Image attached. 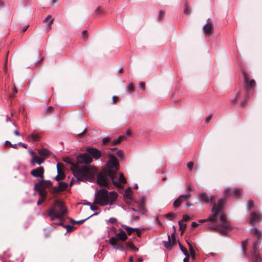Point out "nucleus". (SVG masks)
Instances as JSON below:
<instances>
[{
	"label": "nucleus",
	"instance_id": "30",
	"mask_svg": "<svg viewBox=\"0 0 262 262\" xmlns=\"http://www.w3.org/2000/svg\"><path fill=\"white\" fill-rule=\"evenodd\" d=\"M254 206L255 202L253 200L250 199L247 201L246 204V208L248 211H250L251 210L253 209Z\"/></svg>",
	"mask_w": 262,
	"mask_h": 262
},
{
	"label": "nucleus",
	"instance_id": "29",
	"mask_svg": "<svg viewBox=\"0 0 262 262\" xmlns=\"http://www.w3.org/2000/svg\"><path fill=\"white\" fill-rule=\"evenodd\" d=\"M125 138V136L124 135L120 136L117 139L113 140L111 142L110 145L111 146H115L117 144L120 143Z\"/></svg>",
	"mask_w": 262,
	"mask_h": 262
},
{
	"label": "nucleus",
	"instance_id": "48",
	"mask_svg": "<svg viewBox=\"0 0 262 262\" xmlns=\"http://www.w3.org/2000/svg\"><path fill=\"white\" fill-rule=\"evenodd\" d=\"M87 132V129L85 128L84 129V130L82 132H77L76 133V135H77L79 136H81L82 135H83L85 134Z\"/></svg>",
	"mask_w": 262,
	"mask_h": 262
},
{
	"label": "nucleus",
	"instance_id": "8",
	"mask_svg": "<svg viewBox=\"0 0 262 262\" xmlns=\"http://www.w3.org/2000/svg\"><path fill=\"white\" fill-rule=\"evenodd\" d=\"M119 233L116 236H112L108 241L109 244L113 249L119 250V251H124V247L119 241L124 242L127 239V236L126 233L121 229L119 228Z\"/></svg>",
	"mask_w": 262,
	"mask_h": 262
},
{
	"label": "nucleus",
	"instance_id": "6",
	"mask_svg": "<svg viewBox=\"0 0 262 262\" xmlns=\"http://www.w3.org/2000/svg\"><path fill=\"white\" fill-rule=\"evenodd\" d=\"M68 212L64 203L59 200L55 201L54 204L50 207L48 215L50 217L52 221L55 219H61L62 216Z\"/></svg>",
	"mask_w": 262,
	"mask_h": 262
},
{
	"label": "nucleus",
	"instance_id": "39",
	"mask_svg": "<svg viewBox=\"0 0 262 262\" xmlns=\"http://www.w3.org/2000/svg\"><path fill=\"white\" fill-rule=\"evenodd\" d=\"M87 220H88V218H86L85 219H83V220H79V221H75L72 219L71 220V222H72L74 224H81L84 223Z\"/></svg>",
	"mask_w": 262,
	"mask_h": 262
},
{
	"label": "nucleus",
	"instance_id": "28",
	"mask_svg": "<svg viewBox=\"0 0 262 262\" xmlns=\"http://www.w3.org/2000/svg\"><path fill=\"white\" fill-rule=\"evenodd\" d=\"M163 246L167 249L171 250L172 248L171 241L170 236L169 235H168V241H163L162 242Z\"/></svg>",
	"mask_w": 262,
	"mask_h": 262
},
{
	"label": "nucleus",
	"instance_id": "47",
	"mask_svg": "<svg viewBox=\"0 0 262 262\" xmlns=\"http://www.w3.org/2000/svg\"><path fill=\"white\" fill-rule=\"evenodd\" d=\"M189 216L187 214H185V215H183L182 220L181 221H182V222H187L189 220Z\"/></svg>",
	"mask_w": 262,
	"mask_h": 262
},
{
	"label": "nucleus",
	"instance_id": "24",
	"mask_svg": "<svg viewBox=\"0 0 262 262\" xmlns=\"http://www.w3.org/2000/svg\"><path fill=\"white\" fill-rule=\"evenodd\" d=\"M66 177L65 173L63 171H57V175L53 179L58 182L63 180Z\"/></svg>",
	"mask_w": 262,
	"mask_h": 262
},
{
	"label": "nucleus",
	"instance_id": "40",
	"mask_svg": "<svg viewBox=\"0 0 262 262\" xmlns=\"http://www.w3.org/2000/svg\"><path fill=\"white\" fill-rule=\"evenodd\" d=\"M63 227L67 229V232L71 231L74 228L73 226L70 225H64Z\"/></svg>",
	"mask_w": 262,
	"mask_h": 262
},
{
	"label": "nucleus",
	"instance_id": "37",
	"mask_svg": "<svg viewBox=\"0 0 262 262\" xmlns=\"http://www.w3.org/2000/svg\"><path fill=\"white\" fill-rule=\"evenodd\" d=\"M182 223V221H179V225L180 230H181L182 231L181 234L183 233V231L186 228V224H183Z\"/></svg>",
	"mask_w": 262,
	"mask_h": 262
},
{
	"label": "nucleus",
	"instance_id": "63",
	"mask_svg": "<svg viewBox=\"0 0 262 262\" xmlns=\"http://www.w3.org/2000/svg\"><path fill=\"white\" fill-rule=\"evenodd\" d=\"M198 225H199V224L195 222H193L191 223V226L193 228H196Z\"/></svg>",
	"mask_w": 262,
	"mask_h": 262
},
{
	"label": "nucleus",
	"instance_id": "43",
	"mask_svg": "<svg viewBox=\"0 0 262 262\" xmlns=\"http://www.w3.org/2000/svg\"><path fill=\"white\" fill-rule=\"evenodd\" d=\"M241 95V92H238L236 96L235 97V98H234L232 100H231V102L232 103L235 104V103H236L237 102V100L238 98V97L239 96V95Z\"/></svg>",
	"mask_w": 262,
	"mask_h": 262
},
{
	"label": "nucleus",
	"instance_id": "34",
	"mask_svg": "<svg viewBox=\"0 0 262 262\" xmlns=\"http://www.w3.org/2000/svg\"><path fill=\"white\" fill-rule=\"evenodd\" d=\"M81 37L84 41H86L89 38V33L87 30H83L81 33Z\"/></svg>",
	"mask_w": 262,
	"mask_h": 262
},
{
	"label": "nucleus",
	"instance_id": "22",
	"mask_svg": "<svg viewBox=\"0 0 262 262\" xmlns=\"http://www.w3.org/2000/svg\"><path fill=\"white\" fill-rule=\"evenodd\" d=\"M44 161H45V159L40 158L37 156H34L32 158V159L31 161V164L32 166H34L35 163H37L38 165H40L42 163H43Z\"/></svg>",
	"mask_w": 262,
	"mask_h": 262
},
{
	"label": "nucleus",
	"instance_id": "56",
	"mask_svg": "<svg viewBox=\"0 0 262 262\" xmlns=\"http://www.w3.org/2000/svg\"><path fill=\"white\" fill-rule=\"evenodd\" d=\"M90 209L93 211H95L98 210V208L97 206L91 205Z\"/></svg>",
	"mask_w": 262,
	"mask_h": 262
},
{
	"label": "nucleus",
	"instance_id": "41",
	"mask_svg": "<svg viewBox=\"0 0 262 262\" xmlns=\"http://www.w3.org/2000/svg\"><path fill=\"white\" fill-rule=\"evenodd\" d=\"M184 13L185 14H188V15H189L190 14V10L189 9L188 5L186 3L185 4V9L184 10Z\"/></svg>",
	"mask_w": 262,
	"mask_h": 262
},
{
	"label": "nucleus",
	"instance_id": "58",
	"mask_svg": "<svg viewBox=\"0 0 262 262\" xmlns=\"http://www.w3.org/2000/svg\"><path fill=\"white\" fill-rule=\"evenodd\" d=\"M45 200L39 198V200L37 202V205H40Z\"/></svg>",
	"mask_w": 262,
	"mask_h": 262
},
{
	"label": "nucleus",
	"instance_id": "60",
	"mask_svg": "<svg viewBox=\"0 0 262 262\" xmlns=\"http://www.w3.org/2000/svg\"><path fill=\"white\" fill-rule=\"evenodd\" d=\"M53 110H54V107L53 106H48L46 108V111L47 112H52L53 111Z\"/></svg>",
	"mask_w": 262,
	"mask_h": 262
},
{
	"label": "nucleus",
	"instance_id": "64",
	"mask_svg": "<svg viewBox=\"0 0 262 262\" xmlns=\"http://www.w3.org/2000/svg\"><path fill=\"white\" fill-rule=\"evenodd\" d=\"M118 97L117 96H113L112 98V100L113 103H116L117 102Z\"/></svg>",
	"mask_w": 262,
	"mask_h": 262
},
{
	"label": "nucleus",
	"instance_id": "10",
	"mask_svg": "<svg viewBox=\"0 0 262 262\" xmlns=\"http://www.w3.org/2000/svg\"><path fill=\"white\" fill-rule=\"evenodd\" d=\"M220 220L221 221V226L223 229L220 228L217 226H209L208 227L216 231L222 235L227 236V229H230L231 227L227 221L226 215L224 213H221L220 216Z\"/></svg>",
	"mask_w": 262,
	"mask_h": 262
},
{
	"label": "nucleus",
	"instance_id": "33",
	"mask_svg": "<svg viewBox=\"0 0 262 262\" xmlns=\"http://www.w3.org/2000/svg\"><path fill=\"white\" fill-rule=\"evenodd\" d=\"M126 246L130 248L134 252H138L139 250V249L137 247H136L134 244L130 242H127Z\"/></svg>",
	"mask_w": 262,
	"mask_h": 262
},
{
	"label": "nucleus",
	"instance_id": "44",
	"mask_svg": "<svg viewBox=\"0 0 262 262\" xmlns=\"http://www.w3.org/2000/svg\"><path fill=\"white\" fill-rule=\"evenodd\" d=\"M193 165H194V164H193V162H189L187 164V168L189 169V170L191 171L193 169Z\"/></svg>",
	"mask_w": 262,
	"mask_h": 262
},
{
	"label": "nucleus",
	"instance_id": "25",
	"mask_svg": "<svg viewBox=\"0 0 262 262\" xmlns=\"http://www.w3.org/2000/svg\"><path fill=\"white\" fill-rule=\"evenodd\" d=\"M111 150H114V151H115L116 150V152L114 154H112L113 155H114L116 157H117L119 159H121L124 156V155H123V153L122 152V151L121 150V149H118L116 147H114V148H110Z\"/></svg>",
	"mask_w": 262,
	"mask_h": 262
},
{
	"label": "nucleus",
	"instance_id": "32",
	"mask_svg": "<svg viewBox=\"0 0 262 262\" xmlns=\"http://www.w3.org/2000/svg\"><path fill=\"white\" fill-rule=\"evenodd\" d=\"M124 196H126L128 200H132L133 195L131 193V188L128 187L125 191V193L123 194Z\"/></svg>",
	"mask_w": 262,
	"mask_h": 262
},
{
	"label": "nucleus",
	"instance_id": "26",
	"mask_svg": "<svg viewBox=\"0 0 262 262\" xmlns=\"http://www.w3.org/2000/svg\"><path fill=\"white\" fill-rule=\"evenodd\" d=\"M34 190L38 193L39 198L46 200L48 194V192L46 190H42V189L39 188H38V189Z\"/></svg>",
	"mask_w": 262,
	"mask_h": 262
},
{
	"label": "nucleus",
	"instance_id": "2",
	"mask_svg": "<svg viewBox=\"0 0 262 262\" xmlns=\"http://www.w3.org/2000/svg\"><path fill=\"white\" fill-rule=\"evenodd\" d=\"M117 193L115 191H112L108 194V191L102 188L97 190L95 192L94 203L103 206L107 204L113 205L117 199Z\"/></svg>",
	"mask_w": 262,
	"mask_h": 262
},
{
	"label": "nucleus",
	"instance_id": "31",
	"mask_svg": "<svg viewBox=\"0 0 262 262\" xmlns=\"http://www.w3.org/2000/svg\"><path fill=\"white\" fill-rule=\"evenodd\" d=\"M38 152L40 155L46 157H48L51 154V152L46 148L40 149Z\"/></svg>",
	"mask_w": 262,
	"mask_h": 262
},
{
	"label": "nucleus",
	"instance_id": "14",
	"mask_svg": "<svg viewBox=\"0 0 262 262\" xmlns=\"http://www.w3.org/2000/svg\"><path fill=\"white\" fill-rule=\"evenodd\" d=\"M58 186L52 187L51 190V193L52 194H57L60 191L66 190L68 187V184L66 182H59L58 183Z\"/></svg>",
	"mask_w": 262,
	"mask_h": 262
},
{
	"label": "nucleus",
	"instance_id": "46",
	"mask_svg": "<svg viewBox=\"0 0 262 262\" xmlns=\"http://www.w3.org/2000/svg\"><path fill=\"white\" fill-rule=\"evenodd\" d=\"M63 167V164L61 163H58L57 164V171H63L62 168Z\"/></svg>",
	"mask_w": 262,
	"mask_h": 262
},
{
	"label": "nucleus",
	"instance_id": "35",
	"mask_svg": "<svg viewBox=\"0 0 262 262\" xmlns=\"http://www.w3.org/2000/svg\"><path fill=\"white\" fill-rule=\"evenodd\" d=\"M178 242L179 243V246L180 247V250L182 251V252L184 253V255H186V254H187L189 252H188L186 248H185L179 242V241H178Z\"/></svg>",
	"mask_w": 262,
	"mask_h": 262
},
{
	"label": "nucleus",
	"instance_id": "45",
	"mask_svg": "<svg viewBox=\"0 0 262 262\" xmlns=\"http://www.w3.org/2000/svg\"><path fill=\"white\" fill-rule=\"evenodd\" d=\"M111 140V138L109 137H105L104 138H103L102 139V142L103 143V144H105L108 142H110Z\"/></svg>",
	"mask_w": 262,
	"mask_h": 262
},
{
	"label": "nucleus",
	"instance_id": "15",
	"mask_svg": "<svg viewBox=\"0 0 262 262\" xmlns=\"http://www.w3.org/2000/svg\"><path fill=\"white\" fill-rule=\"evenodd\" d=\"M107 173L105 174L99 173L97 175V183L101 186H106L109 182V180L106 177Z\"/></svg>",
	"mask_w": 262,
	"mask_h": 262
},
{
	"label": "nucleus",
	"instance_id": "19",
	"mask_svg": "<svg viewBox=\"0 0 262 262\" xmlns=\"http://www.w3.org/2000/svg\"><path fill=\"white\" fill-rule=\"evenodd\" d=\"M54 18L51 15H48L45 19L44 22L46 23L45 28L47 31L51 29V25L53 23Z\"/></svg>",
	"mask_w": 262,
	"mask_h": 262
},
{
	"label": "nucleus",
	"instance_id": "23",
	"mask_svg": "<svg viewBox=\"0 0 262 262\" xmlns=\"http://www.w3.org/2000/svg\"><path fill=\"white\" fill-rule=\"evenodd\" d=\"M118 184H113L114 185L118 187H121L123 185L125 184L126 182L125 179L124 177V176L122 173H119V181H117Z\"/></svg>",
	"mask_w": 262,
	"mask_h": 262
},
{
	"label": "nucleus",
	"instance_id": "55",
	"mask_svg": "<svg viewBox=\"0 0 262 262\" xmlns=\"http://www.w3.org/2000/svg\"><path fill=\"white\" fill-rule=\"evenodd\" d=\"M164 15V11H162V10H161V11H160L159 15V19H162V18H163V17Z\"/></svg>",
	"mask_w": 262,
	"mask_h": 262
},
{
	"label": "nucleus",
	"instance_id": "9",
	"mask_svg": "<svg viewBox=\"0 0 262 262\" xmlns=\"http://www.w3.org/2000/svg\"><path fill=\"white\" fill-rule=\"evenodd\" d=\"M227 199L228 198L225 194H223V198L219 199L217 203L213 205L211 209L212 214L208 217L207 220H210L212 222H216L217 221L219 215L220 216L221 213H224L222 212V207Z\"/></svg>",
	"mask_w": 262,
	"mask_h": 262
},
{
	"label": "nucleus",
	"instance_id": "51",
	"mask_svg": "<svg viewBox=\"0 0 262 262\" xmlns=\"http://www.w3.org/2000/svg\"><path fill=\"white\" fill-rule=\"evenodd\" d=\"M117 219L115 217H111L109 220H108V222L110 223L111 224H115L116 222H117Z\"/></svg>",
	"mask_w": 262,
	"mask_h": 262
},
{
	"label": "nucleus",
	"instance_id": "17",
	"mask_svg": "<svg viewBox=\"0 0 262 262\" xmlns=\"http://www.w3.org/2000/svg\"><path fill=\"white\" fill-rule=\"evenodd\" d=\"M44 168L42 166H40L35 169H32L30 172V174L34 177L40 178L42 179L44 178Z\"/></svg>",
	"mask_w": 262,
	"mask_h": 262
},
{
	"label": "nucleus",
	"instance_id": "57",
	"mask_svg": "<svg viewBox=\"0 0 262 262\" xmlns=\"http://www.w3.org/2000/svg\"><path fill=\"white\" fill-rule=\"evenodd\" d=\"M96 14L100 15L101 13V10L100 7H98L95 11Z\"/></svg>",
	"mask_w": 262,
	"mask_h": 262
},
{
	"label": "nucleus",
	"instance_id": "4",
	"mask_svg": "<svg viewBox=\"0 0 262 262\" xmlns=\"http://www.w3.org/2000/svg\"><path fill=\"white\" fill-rule=\"evenodd\" d=\"M102 151L93 147H88L86 152L77 156L79 162L89 164L93 162V158L98 160L102 155Z\"/></svg>",
	"mask_w": 262,
	"mask_h": 262
},
{
	"label": "nucleus",
	"instance_id": "62",
	"mask_svg": "<svg viewBox=\"0 0 262 262\" xmlns=\"http://www.w3.org/2000/svg\"><path fill=\"white\" fill-rule=\"evenodd\" d=\"M18 145H20L21 146H23L24 148H27L28 147V145L25 143H23L22 142H19L18 143Z\"/></svg>",
	"mask_w": 262,
	"mask_h": 262
},
{
	"label": "nucleus",
	"instance_id": "54",
	"mask_svg": "<svg viewBox=\"0 0 262 262\" xmlns=\"http://www.w3.org/2000/svg\"><path fill=\"white\" fill-rule=\"evenodd\" d=\"M190 253L191 258L192 259L194 260L195 259L196 255L195 251H192Z\"/></svg>",
	"mask_w": 262,
	"mask_h": 262
},
{
	"label": "nucleus",
	"instance_id": "52",
	"mask_svg": "<svg viewBox=\"0 0 262 262\" xmlns=\"http://www.w3.org/2000/svg\"><path fill=\"white\" fill-rule=\"evenodd\" d=\"M212 118V115L210 114L205 118V122L208 123Z\"/></svg>",
	"mask_w": 262,
	"mask_h": 262
},
{
	"label": "nucleus",
	"instance_id": "16",
	"mask_svg": "<svg viewBox=\"0 0 262 262\" xmlns=\"http://www.w3.org/2000/svg\"><path fill=\"white\" fill-rule=\"evenodd\" d=\"M210 18L207 20V23L203 26L204 34L207 36H210L214 30L213 25L210 22Z\"/></svg>",
	"mask_w": 262,
	"mask_h": 262
},
{
	"label": "nucleus",
	"instance_id": "13",
	"mask_svg": "<svg viewBox=\"0 0 262 262\" xmlns=\"http://www.w3.org/2000/svg\"><path fill=\"white\" fill-rule=\"evenodd\" d=\"M262 220V214L259 212H252L250 214V219L248 222L251 225H254Z\"/></svg>",
	"mask_w": 262,
	"mask_h": 262
},
{
	"label": "nucleus",
	"instance_id": "42",
	"mask_svg": "<svg viewBox=\"0 0 262 262\" xmlns=\"http://www.w3.org/2000/svg\"><path fill=\"white\" fill-rule=\"evenodd\" d=\"M165 216L167 218L172 217L174 218L176 217V214L174 213L169 212L165 215Z\"/></svg>",
	"mask_w": 262,
	"mask_h": 262
},
{
	"label": "nucleus",
	"instance_id": "36",
	"mask_svg": "<svg viewBox=\"0 0 262 262\" xmlns=\"http://www.w3.org/2000/svg\"><path fill=\"white\" fill-rule=\"evenodd\" d=\"M180 198H178L173 202V205L175 209L178 208L181 204L179 201Z\"/></svg>",
	"mask_w": 262,
	"mask_h": 262
},
{
	"label": "nucleus",
	"instance_id": "12",
	"mask_svg": "<svg viewBox=\"0 0 262 262\" xmlns=\"http://www.w3.org/2000/svg\"><path fill=\"white\" fill-rule=\"evenodd\" d=\"M53 186L52 182L50 180H46L43 179L39 180L34 185V189H42L46 190L47 188H52Z\"/></svg>",
	"mask_w": 262,
	"mask_h": 262
},
{
	"label": "nucleus",
	"instance_id": "3",
	"mask_svg": "<svg viewBox=\"0 0 262 262\" xmlns=\"http://www.w3.org/2000/svg\"><path fill=\"white\" fill-rule=\"evenodd\" d=\"M74 176L76 178V182L80 184V182H91L95 173V169L87 166L75 167L72 169Z\"/></svg>",
	"mask_w": 262,
	"mask_h": 262
},
{
	"label": "nucleus",
	"instance_id": "20",
	"mask_svg": "<svg viewBox=\"0 0 262 262\" xmlns=\"http://www.w3.org/2000/svg\"><path fill=\"white\" fill-rule=\"evenodd\" d=\"M63 161L65 162L72 165L73 166V169H75V167H77L79 164H82L81 163L79 162L78 161L77 157H76V160L75 161H74L71 158L69 157H66Z\"/></svg>",
	"mask_w": 262,
	"mask_h": 262
},
{
	"label": "nucleus",
	"instance_id": "21",
	"mask_svg": "<svg viewBox=\"0 0 262 262\" xmlns=\"http://www.w3.org/2000/svg\"><path fill=\"white\" fill-rule=\"evenodd\" d=\"M27 140L28 141H32L33 142H37L39 141V136L37 133L33 132L27 136Z\"/></svg>",
	"mask_w": 262,
	"mask_h": 262
},
{
	"label": "nucleus",
	"instance_id": "38",
	"mask_svg": "<svg viewBox=\"0 0 262 262\" xmlns=\"http://www.w3.org/2000/svg\"><path fill=\"white\" fill-rule=\"evenodd\" d=\"M126 91H128L130 94H132L134 91V86L133 83H130L127 87Z\"/></svg>",
	"mask_w": 262,
	"mask_h": 262
},
{
	"label": "nucleus",
	"instance_id": "61",
	"mask_svg": "<svg viewBox=\"0 0 262 262\" xmlns=\"http://www.w3.org/2000/svg\"><path fill=\"white\" fill-rule=\"evenodd\" d=\"M29 27V25H26L25 26H24L21 30V32H25L27 29L28 28V27Z\"/></svg>",
	"mask_w": 262,
	"mask_h": 262
},
{
	"label": "nucleus",
	"instance_id": "27",
	"mask_svg": "<svg viewBox=\"0 0 262 262\" xmlns=\"http://www.w3.org/2000/svg\"><path fill=\"white\" fill-rule=\"evenodd\" d=\"M121 226L126 230L128 235H130L134 231L138 230V228L129 227L125 225H122Z\"/></svg>",
	"mask_w": 262,
	"mask_h": 262
},
{
	"label": "nucleus",
	"instance_id": "11",
	"mask_svg": "<svg viewBox=\"0 0 262 262\" xmlns=\"http://www.w3.org/2000/svg\"><path fill=\"white\" fill-rule=\"evenodd\" d=\"M223 194H225L228 199L239 198L241 195V190L238 188L231 189L228 187L224 191Z\"/></svg>",
	"mask_w": 262,
	"mask_h": 262
},
{
	"label": "nucleus",
	"instance_id": "18",
	"mask_svg": "<svg viewBox=\"0 0 262 262\" xmlns=\"http://www.w3.org/2000/svg\"><path fill=\"white\" fill-rule=\"evenodd\" d=\"M200 199L205 203H209L214 201L215 197L212 195H208L206 192H202L199 194Z\"/></svg>",
	"mask_w": 262,
	"mask_h": 262
},
{
	"label": "nucleus",
	"instance_id": "49",
	"mask_svg": "<svg viewBox=\"0 0 262 262\" xmlns=\"http://www.w3.org/2000/svg\"><path fill=\"white\" fill-rule=\"evenodd\" d=\"M139 87L140 89H141L143 91H144L145 89V84L143 82H141L139 83Z\"/></svg>",
	"mask_w": 262,
	"mask_h": 262
},
{
	"label": "nucleus",
	"instance_id": "53",
	"mask_svg": "<svg viewBox=\"0 0 262 262\" xmlns=\"http://www.w3.org/2000/svg\"><path fill=\"white\" fill-rule=\"evenodd\" d=\"M174 229V232L171 234V236H170V239H176V229H175V227L174 226H173Z\"/></svg>",
	"mask_w": 262,
	"mask_h": 262
},
{
	"label": "nucleus",
	"instance_id": "1",
	"mask_svg": "<svg viewBox=\"0 0 262 262\" xmlns=\"http://www.w3.org/2000/svg\"><path fill=\"white\" fill-rule=\"evenodd\" d=\"M251 232L253 234L256 236V239L253 242L252 249L250 251V256L247 253V246L249 242L248 238L242 242V253L244 257L249 258L250 262H260L262 261V258L260 256L258 241L262 238V233L260 230L256 227L251 229Z\"/></svg>",
	"mask_w": 262,
	"mask_h": 262
},
{
	"label": "nucleus",
	"instance_id": "50",
	"mask_svg": "<svg viewBox=\"0 0 262 262\" xmlns=\"http://www.w3.org/2000/svg\"><path fill=\"white\" fill-rule=\"evenodd\" d=\"M185 257L184 258L183 261L184 262H188L189 261V258H190V254H189V253H187V254H186V255H185Z\"/></svg>",
	"mask_w": 262,
	"mask_h": 262
},
{
	"label": "nucleus",
	"instance_id": "5",
	"mask_svg": "<svg viewBox=\"0 0 262 262\" xmlns=\"http://www.w3.org/2000/svg\"><path fill=\"white\" fill-rule=\"evenodd\" d=\"M108 155L109 156V159L107 161L106 164L107 168L105 171L107 173V175L112 180V183L113 184H118L116 175L119 170V163L116 157L113 155L112 153L108 152Z\"/></svg>",
	"mask_w": 262,
	"mask_h": 262
},
{
	"label": "nucleus",
	"instance_id": "59",
	"mask_svg": "<svg viewBox=\"0 0 262 262\" xmlns=\"http://www.w3.org/2000/svg\"><path fill=\"white\" fill-rule=\"evenodd\" d=\"M182 195H184V199H185L186 200H187L191 196V194L190 193H187L185 194H183Z\"/></svg>",
	"mask_w": 262,
	"mask_h": 262
},
{
	"label": "nucleus",
	"instance_id": "7",
	"mask_svg": "<svg viewBox=\"0 0 262 262\" xmlns=\"http://www.w3.org/2000/svg\"><path fill=\"white\" fill-rule=\"evenodd\" d=\"M244 78V89L245 92L246 99L240 102L241 106H243L246 103V99L249 97L251 90L255 88L256 83L254 80L249 81L250 75L245 70L242 71Z\"/></svg>",
	"mask_w": 262,
	"mask_h": 262
}]
</instances>
